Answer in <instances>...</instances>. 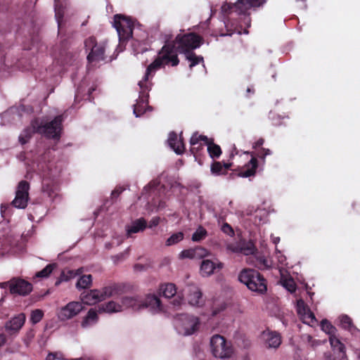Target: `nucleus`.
I'll return each instance as SVG.
<instances>
[{"label":"nucleus","mask_w":360,"mask_h":360,"mask_svg":"<svg viewBox=\"0 0 360 360\" xmlns=\"http://www.w3.org/2000/svg\"><path fill=\"white\" fill-rule=\"evenodd\" d=\"M178 52L179 51L174 43L168 42L165 44L158 52L155 60L148 66L143 79L139 82V86L148 89L150 87V80L158 70L169 65L173 67L176 66L179 63Z\"/></svg>","instance_id":"1"},{"label":"nucleus","mask_w":360,"mask_h":360,"mask_svg":"<svg viewBox=\"0 0 360 360\" xmlns=\"http://www.w3.org/2000/svg\"><path fill=\"white\" fill-rule=\"evenodd\" d=\"M63 121V115L56 116L53 120L46 123H43L42 121L36 119L32 122V129H26L20 134L19 141L22 144L26 143L33 132L43 134L48 138L59 139L62 131Z\"/></svg>","instance_id":"2"},{"label":"nucleus","mask_w":360,"mask_h":360,"mask_svg":"<svg viewBox=\"0 0 360 360\" xmlns=\"http://www.w3.org/2000/svg\"><path fill=\"white\" fill-rule=\"evenodd\" d=\"M232 0H226L221 7V11L224 15H228L231 13L238 15L245 14L252 8H257L263 6L266 0H237L232 3Z\"/></svg>","instance_id":"3"},{"label":"nucleus","mask_w":360,"mask_h":360,"mask_svg":"<svg viewBox=\"0 0 360 360\" xmlns=\"http://www.w3.org/2000/svg\"><path fill=\"white\" fill-rule=\"evenodd\" d=\"M238 279L252 291L263 293L266 290L264 278L255 269H243L240 271Z\"/></svg>","instance_id":"4"},{"label":"nucleus","mask_w":360,"mask_h":360,"mask_svg":"<svg viewBox=\"0 0 360 360\" xmlns=\"http://www.w3.org/2000/svg\"><path fill=\"white\" fill-rule=\"evenodd\" d=\"M210 352L217 359H230L233 356V349L231 342L226 341L221 335H214L210 341Z\"/></svg>","instance_id":"5"},{"label":"nucleus","mask_w":360,"mask_h":360,"mask_svg":"<svg viewBox=\"0 0 360 360\" xmlns=\"http://www.w3.org/2000/svg\"><path fill=\"white\" fill-rule=\"evenodd\" d=\"M199 325V319L188 314L179 315L174 321L177 333L184 336L193 334L198 329Z\"/></svg>","instance_id":"6"},{"label":"nucleus","mask_w":360,"mask_h":360,"mask_svg":"<svg viewBox=\"0 0 360 360\" xmlns=\"http://www.w3.org/2000/svg\"><path fill=\"white\" fill-rule=\"evenodd\" d=\"M174 43L179 53L186 55L191 50L198 49L202 44V38L194 33H188L184 35H177Z\"/></svg>","instance_id":"7"},{"label":"nucleus","mask_w":360,"mask_h":360,"mask_svg":"<svg viewBox=\"0 0 360 360\" xmlns=\"http://www.w3.org/2000/svg\"><path fill=\"white\" fill-rule=\"evenodd\" d=\"M115 291V288L112 286H107L101 290L84 291L80 295V298L83 303L88 305H92L113 296Z\"/></svg>","instance_id":"8"},{"label":"nucleus","mask_w":360,"mask_h":360,"mask_svg":"<svg viewBox=\"0 0 360 360\" xmlns=\"http://www.w3.org/2000/svg\"><path fill=\"white\" fill-rule=\"evenodd\" d=\"M84 44L86 50L89 51L87 56L89 63H96L105 59V42L98 43L94 37H89L85 40Z\"/></svg>","instance_id":"9"},{"label":"nucleus","mask_w":360,"mask_h":360,"mask_svg":"<svg viewBox=\"0 0 360 360\" xmlns=\"http://www.w3.org/2000/svg\"><path fill=\"white\" fill-rule=\"evenodd\" d=\"M113 27L117 30L120 41H124L132 37L134 24L128 18L122 15H115Z\"/></svg>","instance_id":"10"},{"label":"nucleus","mask_w":360,"mask_h":360,"mask_svg":"<svg viewBox=\"0 0 360 360\" xmlns=\"http://www.w3.org/2000/svg\"><path fill=\"white\" fill-rule=\"evenodd\" d=\"M7 285H9L12 294L25 296L32 290V285L30 282L19 278H14L8 282L0 283V288H4Z\"/></svg>","instance_id":"11"},{"label":"nucleus","mask_w":360,"mask_h":360,"mask_svg":"<svg viewBox=\"0 0 360 360\" xmlns=\"http://www.w3.org/2000/svg\"><path fill=\"white\" fill-rule=\"evenodd\" d=\"M152 83L150 81V87L146 89L139 86V97L136 100V104L134 105L133 113L136 117H139L146 112L147 110L151 111L152 108L148 104V92L151 89Z\"/></svg>","instance_id":"12"},{"label":"nucleus","mask_w":360,"mask_h":360,"mask_svg":"<svg viewBox=\"0 0 360 360\" xmlns=\"http://www.w3.org/2000/svg\"><path fill=\"white\" fill-rule=\"evenodd\" d=\"M29 189L30 185L25 181H22L19 183L16 192L15 197L12 201V205L18 209H25L27 205L29 199Z\"/></svg>","instance_id":"13"},{"label":"nucleus","mask_w":360,"mask_h":360,"mask_svg":"<svg viewBox=\"0 0 360 360\" xmlns=\"http://www.w3.org/2000/svg\"><path fill=\"white\" fill-rule=\"evenodd\" d=\"M83 309L82 302H70L59 310L58 317L60 321H67L77 316Z\"/></svg>","instance_id":"14"},{"label":"nucleus","mask_w":360,"mask_h":360,"mask_svg":"<svg viewBox=\"0 0 360 360\" xmlns=\"http://www.w3.org/2000/svg\"><path fill=\"white\" fill-rule=\"evenodd\" d=\"M296 309L300 319L304 323L313 325L316 322L314 314L302 300L300 299L297 300Z\"/></svg>","instance_id":"15"},{"label":"nucleus","mask_w":360,"mask_h":360,"mask_svg":"<svg viewBox=\"0 0 360 360\" xmlns=\"http://www.w3.org/2000/svg\"><path fill=\"white\" fill-rule=\"evenodd\" d=\"M184 292L189 304L195 307L201 306L203 304L202 292L199 288L195 285H188L185 289Z\"/></svg>","instance_id":"16"},{"label":"nucleus","mask_w":360,"mask_h":360,"mask_svg":"<svg viewBox=\"0 0 360 360\" xmlns=\"http://www.w3.org/2000/svg\"><path fill=\"white\" fill-rule=\"evenodd\" d=\"M26 316L25 314H19L5 324V330L10 335L17 334L25 324Z\"/></svg>","instance_id":"17"},{"label":"nucleus","mask_w":360,"mask_h":360,"mask_svg":"<svg viewBox=\"0 0 360 360\" xmlns=\"http://www.w3.org/2000/svg\"><path fill=\"white\" fill-rule=\"evenodd\" d=\"M147 308L153 314L165 311L160 300L155 295H148L143 300V309Z\"/></svg>","instance_id":"18"},{"label":"nucleus","mask_w":360,"mask_h":360,"mask_svg":"<svg viewBox=\"0 0 360 360\" xmlns=\"http://www.w3.org/2000/svg\"><path fill=\"white\" fill-rule=\"evenodd\" d=\"M262 339L264 347L268 349H277L281 344V337L276 332L264 331Z\"/></svg>","instance_id":"19"},{"label":"nucleus","mask_w":360,"mask_h":360,"mask_svg":"<svg viewBox=\"0 0 360 360\" xmlns=\"http://www.w3.org/2000/svg\"><path fill=\"white\" fill-rule=\"evenodd\" d=\"M208 251L202 247H196L195 248H191L188 250H182L179 253L180 259H195L201 258L207 256Z\"/></svg>","instance_id":"20"},{"label":"nucleus","mask_w":360,"mask_h":360,"mask_svg":"<svg viewBox=\"0 0 360 360\" xmlns=\"http://www.w3.org/2000/svg\"><path fill=\"white\" fill-rule=\"evenodd\" d=\"M147 226V222L143 218H139L132 221L125 226L127 237H131L133 233L143 231Z\"/></svg>","instance_id":"21"},{"label":"nucleus","mask_w":360,"mask_h":360,"mask_svg":"<svg viewBox=\"0 0 360 360\" xmlns=\"http://www.w3.org/2000/svg\"><path fill=\"white\" fill-rule=\"evenodd\" d=\"M222 268L223 264L221 262H214L210 259H205L200 265V274L203 276H208L212 274L216 269H221Z\"/></svg>","instance_id":"22"},{"label":"nucleus","mask_w":360,"mask_h":360,"mask_svg":"<svg viewBox=\"0 0 360 360\" xmlns=\"http://www.w3.org/2000/svg\"><path fill=\"white\" fill-rule=\"evenodd\" d=\"M247 262L262 270L268 269L271 266V261L264 256L257 254L248 257Z\"/></svg>","instance_id":"23"},{"label":"nucleus","mask_w":360,"mask_h":360,"mask_svg":"<svg viewBox=\"0 0 360 360\" xmlns=\"http://www.w3.org/2000/svg\"><path fill=\"white\" fill-rule=\"evenodd\" d=\"M169 147L176 153L182 154L184 152L185 147L181 137H178L177 134L174 132H171L169 134L167 139Z\"/></svg>","instance_id":"24"},{"label":"nucleus","mask_w":360,"mask_h":360,"mask_svg":"<svg viewBox=\"0 0 360 360\" xmlns=\"http://www.w3.org/2000/svg\"><path fill=\"white\" fill-rule=\"evenodd\" d=\"M122 305L123 309H131L134 311H138L143 309V300L138 297H124L122 299Z\"/></svg>","instance_id":"25"},{"label":"nucleus","mask_w":360,"mask_h":360,"mask_svg":"<svg viewBox=\"0 0 360 360\" xmlns=\"http://www.w3.org/2000/svg\"><path fill=\"white\" fill-rule=\"evenodd\" d=\"M123 310L122 304H119L115 301H110L98 307V312L101 313H117Z\"/></svg>","instance_id":"26"},{"label":"nucleus","mask_w":360,"mask_h":360,"mask_svg":"<svg viewBox=\"0 0 360 360\" xmlns=\"http://www.w3.org/2000/svg\"><path fill=\"white\" fill-rule=\"evenodd\" d=\"M257 167V160L255 158H252L238 173V176L243 178L255 176Z\"/></svg>","instance_id":"27"},{"label":"nucleus","mask_w":360,"mask_h":360,"mask_svg":"<svg viewBox=\"0 0 360 360\" xmlns=\"http://www.w3.org/2000/svg\"><path fill=\"white\" fill-rule=\"evenodd\" d=\"M159 294L169 299L176 294V287L172 283H163L159 287Z\"/></svg>","instance_id":"28"},{"label":"nucleus","mask_w":360,"mask_h":360,"mask_svg":"<svg viewBox=\"0 0 360 360\" xmlns=\"http://www.w3.org/2000/svg\"><path fill=\"white\" fill-rule=\"evenodd\" d=\"M10 248L8 249L7 245L5 242H3L2 244L0 245V256L4 255L6 252L11 253L13 255H18L24 251V248L22 245H14L12 243L9 244Z\"/></svg>","instance_id":"29"},{"label":"nucleus","mask_w":360,"mask_h":360,"mask_svg":"<svg viewBox=\"0 0 360 360\" xmlns=\"http://www.w3.org/2000/svg\"><path fill=\"white\" fill-rule=\"evenodd\" d=\"M341 326L350 332L352 335H356L359 330L353 325L352 319L347 315H342L339 317Z\"/></svg>","instance_id":"30"},{"label":"nucleus","mask_w":360,"mask_h":360,"mask_svg":"<svg viewBox=\"0 0 360 360\" xmlns=\"http://www.w3.org/2000/svg\"><path fill=\"white\" fill-rule=\"evenodd\" d=\"M98 309H90L82 322V326L83 328H87L95 324L98 321Z\"/></svg>","instance_id":"31"},{"label":"nucleus","mask_w":360,"mask_h":360,"mask_svg":"<svg viewBox=\"0 0 360 360\" xmlns=\"http://www.w3.org/2000/svg\"><path fill=\"white\" fill-rule=\"evenodd\" d=\"M329 342L335 353L345 355V346L336 336L329 337Z\"/></svg>","instance_id":"32"},{"label":"nucleus","mask_w":360,"mask_h":360,"mask_svg":"<svg viewBox=\"0 0 360 360\" xmlns=\"http://www.w3.org/2000/svg\"><path fill=\"white\" fill-rule=\"evenodd\" d=\"M82 273V269H78L77 270H65L62 272L60 278L56 282V285H59L63 281H68L70 279L75 278L77 275Z\"/></svg>","instance_id":"33"},{"label":"nucleus","mask_w":360,"mask_h":360,"mask_svg":"<svg viewBox=\"0 0 360 360\" xmlns=\"http://www.w3.org/2000/svg\"><path fill=\"white\" fill-rule=\"evenodd\" d=\"M231 166L230 163L221 164L220 162H215L211 166V172L214 175L224 174L225 172Z\"/></svg>","instance_id":"34"},{"label":"nucleus","mask_w":360,"mask_h":360,"mask_svg":"<svg viewBox=\"0 0 360 360\" xmlns=\"http://www.w3.org/2000/svg\"><path fill=\"white\" fill-rule=\"evenodd\" d=\"M257 251V249L252 241L241 240V248L240 253H243L245 255H254Z\"/></svg>","instance_id":"35"},{"label":"nucleus","mask_w":360,"mask_h":360,"mask_svg":"<svg viewBox=\"0 0 360 360\" xmlns=\"http://www.w3.org/2000/svg\"><path fill=\"white\" fill-rule=\"evenodd\" d=\"M56 267V264H49L46 265V266L42 270L37 272L33 277V279L35 278H48L50 274L53 272V269Z\"/></svg>","instance_id":"36"},{"label":"nucleus","mask_w":360,"mask_h":360,"mask_svg":"<svg viewBox=\"0 0 360 360\" xmlns=\"http://www.w3.org/2000/svg\"><path fill=\"white\" fill-rule=\"evenodd\" d=\"M321 330L327 333L329 337L335 336L336 328L328 321L324 319L321 322Z\"/></svg>","instance_id":"37"},{"label":"nucleus","mask_w":360,"mask_h":360,"mask_svg":"<svg viewBox=\"0 0 360 360\" xmlns=\"http://www.w3.org/2000/svg\"><path fill=\"white\" fill-rule=\"evenodd\" d=\"M184 234L183 232L179 231V232L174 233L167 239V240L165 242V245L167 246H171V245H176V244L179 243V242H181L184 239Z\"/></svg>","instance_id":"38"},{"label":"nucleus","mask_w":360,"mask_h":360,"mask_svg":"<svg viewBox=\"0 0 360 360\" xmlns=\"http://www.w3.org/2000/svg\"><path fill=\"white\" fill-rule=\"evenodd\" d=\"M92 277L91 275H84L81 276L76 283L77 289H84L91 285Z\"/></svg>","instance_id":"39"},{"label":"nucleus","mask_w":360,"mask_h":360,"mask_svg":"<svg viewBox=\"0 0 360 360\" xmlns=\"http://www.w3.org/2000/svg\"><path fill=\"white\" fill-rule=\"evenodd\" d=\"M207 146V152L212 158H217L221 154V148L218 145L214 143L213 141L208 143Z\"/></svg>","instance_id":"40"},{"label":"nucleus","mask_w":360,"mask_h":360,"mask_svg":"<svg viewBox=\"0 0 360 360\" xmlns=\"http://www.w3.org/2000/svg\"><path fill=\"white\" fill-rule=\"evenodd\" d=\"M186 60L191 62L190 68L195 65L203 63V58L200 56H196L193 52H188L185 55Z\"/></svg>","instance_id":"41"},{"label":"nucleus","mask_w":360,"mask_h":360,"mask_svg":"<svg viewBox=\"0 0 360 360\" xmlns=\"http://www.w3.org/2000/svg\"><path fill=\"white\" fill-rule=\"evenodd\" d=\"M207 235V231L202 227L199 226L192 235V240L199 242L206 238Z\"/></svg>","instance_id":"42"},{"label":"nucleus","mask_w":360,"mask_h":360,"mask_svg":"<svg viewBox=\"0 0 360 360\" xmlns=\"http://www.w3.org/2000/svg\"><path fill=\"white\" fill-rule=\"evenodd\" d=\"M44 316V311L41 309H34L31 312L30 321L32 324L39 323Z\"/></svg>","instance_id":"43"},{"label":"nucleus","mask_w":360,"mask_h":360,"mask_svg":"<svg viewBox=\"0 0 360 360\" xmlns=\"http://www.w3.org/2000/svg\"><path fill=\"white\" fill-rule=\"evenodd\" d=\"M283 286L289 292H293L296 290V285L293 279L285 278L281 280Z\"/></svg>","instance_id":"44"},{"label":"nucleus","mask_w":360,"mask_h":360,"mask_svg":"<svg viewBox=\"0 0 360 360\" xmlns=\"http://www.w3.org/2000/svg\"><path fill=\"white\" fill-rule=\"evenodd\" d=\"M199 136H200V135L198 133H194L190 139V143L192 146L191 151L193 153H195V150H197L198 149V147L195 148V146L197 145L200 141Z\"/></svg>","instance_id":"45"},{"label":"nucleus","mask_w":360,"mask_h":360,"mask_svg":"<svg viewBox=\"0 0 360 360\" xmlns=\"http://www.w3.org/2000/svg\"><path fill=\"white\" fill-rule=\"evenodd\" d=\"M241 248V240L238 243H229L226 245L227 250H230L232 252L240 253Z\"/></svg>","instance_id":"46"},{"label":"nucleus","mask_w":360,"mask_h":360,"mask_svg":"<svg viewBox=\"0 0 360 360\" xmlns=\"http://www.w3.org/2000/svg\"><path fill=\"white\" fill-rule=\"evenodd\" d=\"M304 337L307 343L312 347H317L324 342V341L322 342L321 340L314 339L310 335H305Z\"/></svg>","instance_id":"47"},{"label":"nucleus","mask_w":360,"mask_h":360,"mask_svg":"<svg viewBox=\"0 0 360 360\" xmlns=\"http://www.w3.org/2000/svg\"><path fill=\"white\" fill-rule=\"evenodd\" d=\"M276 258L277 259L278 262L282 266H287L288 263L286 262L287 259L285 255H283L281 251H279L277 248H276Z\"/></svg>","instance_id":"48"},{"label":"nucleus","mask_w":360,"mask_h":360,"mask_svg":"<svg viewBox=\"0 0 360 360\" xmlns=\"http://www.w3.org/2000/svg\"><path fill=\"white\" fill-rule=\"evenodd\" d=\"M144 188L151 189V192L155 193L160 189V182L158 180L153 181Z\"/></svg>","instance_id":"49"},{"label":"nucleus","mask_w":360,"mask_h":360,"mask_svg":"<svg viewBox=\"0 0 360 360\" xmlns=\"http://www.w3.org/2000/svg\"><path fill=\"white\" fill-rule=\"evenodd\" d=\"M221 231L230 236H233L234 235V231L233 229H232V227L228 224V223H224L222 226H221Z\"/></svg>","instance_id":"50"},{"label":"nucleus","mask_w":360,"mask_h":360,"mask_svg":"<svg viewBox=\"0 0 360 360\" xmlns=\"http://www.w3.org/2000/svg\"><path fill=\"white\" fill-rule=\"evenodd\" d=\"M55 12L56 18L58 20V25H60V19L63 17V13L60 8L58 6V0H55Z\"/></svg>","instance_id":"51"},{"label":"nucleus","mask_w":360,"mask_h":360,"mask_svg":"<svg viewBox=\"0 0 360 360\" xmlns=\"http://www.w3.org/2000/svg\"><path fill=\"white\" fill-rule=\"evenodd\" d=\"M46 360H63V359L57 353H50L46 356Z\"/></svg>","instance_id":"52"},{"label":"nucleus","mask_w":360,"mask_h":360,"mask_svg":"<svg viewBox=\"0 0 360 360\" xmlns=\"http://www.w3.org/2000/svg\"><path fill=\"white\" fill-rule=\"evenodd\" d=\"M34 336V333L33 330H31L28 331L26 334V337L24 339L25 343L27 345H28V344L31 342V340H32Z\"/></svg>","instance_id":"53"},{"label":"nucleus","mask_w":360,"mask_h":360,"mask_svg":"<svg viewBox=\"0 0 360 360\" xmlns=\"http://www.w3.org/2000/svg\"><path fill=\"white\" fill-rule=\"evenodd\" d=\"M129 254V248H127L124 252H122L115 257L117 260L124 259Z\"/></svg>","instance_id":"54"},{"label":"nucleus","mask_w":360,"mask_h":360,"mask_svg":"<svg viewBox=\"0 0 360 360\" xmlns=\"http://www.w3.org/2000/svg\"><path fill=\"white\" fill-rule=\"evenodd\" d=\"M159 222H160V218L159 217H154V218H153L150 221L149 224H148V227L150 228V229L153 228V227H155V226L158 225Z\"/></svg>","instance_id":"55"},{"label":"nucleus","mask_w":360,"mask_h":360,"mask_svg":"<svg viewBox=\"0 0 360 360\" xmlns=\"http://www.w3.org/2000/svg\"><path fill=\"white\" fill-rule=\"evenodd\" d=\"M323 357L324 360H336V357L329 352H325Z\"/></svg>","instance_id":"56"},{"label":"nucleus","mask_w":360,"mask_h":360,"mask_svg":"<svg viewBox=\"0 0 360 360\" xmlns=\"http://www.w3.org/2000/svg\"><path fill=\"white\" fill-rule=\"evenodd\" d=\"M200 141H202L205 145H208V143H210V142L212 141V139H210L207 136H204V135H200Z\"/></svg>","instance_id":"57"},{"label":"nucleus","mask_w":360,"mask_h":360,"mask_svg":"<svg viewBox=\"0 0 360 360\" xmlns=\"http://www.w3.org/2000/svg\"><path fill=\"white\" fill-rule=\"evenodd\" d=\"M134 269L136 271H141L146 269V266L141 264H136L134 265Z\"/></svg>","instance_id":"58"},{"label":"nucleus","mask_w":360,"mask_h":360,"mask_svg":"<svg viewBox=\"0 0 360 360\" xmlns=\"http://www.w3.org/2000/svg\"><path fill=\"white\" fill-rule=\"evenodd\" d=\"M181 303H182V298L179 297L178 299L177 298L174 299L172 304L174 306V307H176L180 306Z\"/></svg>","instance_id":"59"},{"label":"nucleus","mask_w":360,"mask_h":360,"mask_svg":"<svg viewBox=\"0 0 360 360\" xmlns=\"http://www.w3.org/2000/svg\"><path fill=\"white\" fill-rule=\"evenodd\" d=\"M6 341V338L4 334H0V347H2Z\"/></svg>","instance_id":"60"},{"label":"nucleus","mask_w":360,"mask_h":360,"mask_svg":"<svg viewBox=\"0 0 360 360\" xmlns=\"http://www.w3.org/2000/svg\"><path fill=\"white\" fill-rule=\"evenodd\" d=\"M224 309H225V306L224 305H221L220 307V308H219L217 309H214L212 311V316H216L219 311H223Z\"/></svg>","instance_id":"61"},{"label":"nucleus","mask_w":360,"mask_h":360,"mask_svg":"<svg viewBox=\"0 0 360 360\" xmlns=\"http://www.w3.org/2000/svg\"><path fill=\"white\" fill-rule=\"evenodd\" d=\"M9 208V205H4L2 204L1 205V215L4 217L5 212H6V210Z\"/></svg>","instance_id":"62"},{"label":"nucleus","mask_w":360,"mask_h":360,"mask_svg":"<svg viewBox=\"0 0 360 360\" xmlns=\"http://www.w3.org/2000/svg\"><path fill=\"white\" fill-rule=\"evenodd\" d=\"M122 189L121 188H117L115 190H114L112 192V195L113 197H115V196H118L120 193H121L122 192Z\"/></svg>","instance_id":"63"},{"label":"nucleus","mask_w":360,"mask_h":360,"mask_svg":"<svg viewBox=\"0 0 360 360\" xmlns=\"http://www.w3.org/2000/svg\"><path fill=\"white\" fill-rule=\"evenodd\" d=\"M264 143V139H259V140H257L255 143V147H259L260 146H262V144Z\"/></svg>","instance_id":"64"}]
</instances>
